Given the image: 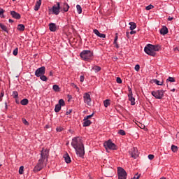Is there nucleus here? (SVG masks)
<instances>
[{
  "mask_svg": "<svg viewBox=\"0 0 179 179\" xmlns=\"http://www.w3.org/2000/svg\"><path fill=\"white\" fill-rule=\"evenodd\" d=\"M71 145L75 149L76 155L79 157H83L85 156V147L83 143L79 137H74L72 139Z\"/></svg>",
  "mask_w": 179,
  "mask_h": 179,
  "instance_id": "nucleus-2",
  "label": "nucleus"
},
{
  "mask_svg": "<svg viewBox=\"0 0 179 179\" xmlns=\"http://www.w3.org/2000/svg\"><path fill=\"white\" fill-rule=\"evenodd\" d=\"M49 75H50V76H53L54 73H52V71H50Z\"/></svg>",
  "mask_w": 179,
  "mask_h": 179,
  "instance_id": "nucleus-55",
  "label": "nucleus"
},
{
  "mask_svg": "<svg viewBox=\"0 0 179 179\" xmlns=\"http://www.w3.org/2000/svg\"><path fill=\"white\" fill-rule=\"evenodd\" d=\"M3 12H5V11L3 10V9L0 8V15H2V13H3Z\"/></svg>",
  "mask_w": 179,
  "mask_h": 179,
  "instance_id": "nucleus-51",
  "label": "nucleus"
},
{
  "mask_svg": "<svg viewBox=\"0 0 179 179\" xmlns=\"http://www.w3.org/2000/svg\"><path fill=\"white\" fill-rule=\"evenodd\" d=\"M57 6H53L52 8V11L55 15H59V9H61V5L59 3H57Z\"/></svg>",
  "mask_w": 179,
  "mask_h": 179,
  "instance_id": "nucleus-10",
  "label": "nucleus"
},
{
  "mask_svg": "<svg viewBox=\"0 0 179 179\" xmlns=\"http://www.w3.org/2000/svg\"><path fill=\"white\" fill-rule=\"evenodd\" d=\"M43 75H45V66L40 67L38 69H36L35 71V76H36V78H40V76Z\"/></svg>",
  "mask_w": 179,
  "mask_h": 179,
  "instance_id": "nucleus-8",
  "label": "nucleus"
},
{
  "mask_svg": "<svg viewBox=\"0 0 179 179\" xmlns=\"http://www.w3.org/2000/svg\"><path fill=\"white\" fill-rule=\"evenodd\" d=\"M17 30L20 31H24V25L22 24H20L17 25Z\"/></svg>",
  "mask_w": 179,
  "mask_h": 179,
  "instance_id": "nucleus-23",
  "label": "nucleus"
},
{
  "mask_svg": "<svg viewBox=\"0 0 179 179\" xmlns=\"http://www.w3.org/2000/svg\"><path fill=\"white\" fill-rule=\"evenodd\" d=\"M148 159H149L150 160H153V159H155V155H148Z\"/></svg>",
  "mask_w": 179,
  "mask_h": 179,
  "instance_id": "nucleus-44",
  "label": "nucleus"
},
{
  "mask_svg": "<svg viewBox=\"0 0 179 179\" xmlns=\"http://www.w3.org/2000/svg\"><path fill=\"white\" fill-rule=\"evenodd\" d=\"M93 115H94V113H92V115H87L84 117V120H89V119L92 118V117H93Z\"/></svg>",
  "mask_w": 179,
  "mask_h": 179,
  "instance_id": "nucleus-41",
  "label": "nucleus"
},
{
  "mask_svg": "<svg viewBox=\"0 0 179 179\" xmlns=\"http://www.w3.org/2000/svg\"><path fill=\"white\" fill-rule=\"evenodd\" d=\"M80 82H85V76H80Z\"/></svg>",
  "mask_w": 179,
  "mask_h": 179,
  "instance_id": "nucleus-46",
  "label": "nucleus"
},
{
  "mask_svg": "<svg viewBox=\"0 0 179 179\" xmlns=\"http://www.w3.org/2000/svg\"><path fill=\"white\" fill-rule=\"evenodd\" d=\"M84 103L88 106H92V98H90V94L89 93H85L83 95Z\"/></svg>",
  "mask_w": 179,
  "mask_h": 179,
  "instance_id": "nucleus-9",
  "label": "nucleus"
},
{
  "mask_svg": "<svg viewBox=\"0 0 179 179\" xmlns=\"http://www.w3.org/2000/svg\"><path fill=\"white\" fill-rule=\"evenodd\" d=\"M117 174L119 179H127V171L122 168H117Z\"/></svg>",
  "mask_w": 179,
  "mask_h": 179,
  "instance_id": "nucleus-7",
  "label": "nucleus"
},
{
  "mask_svg": "<svg viewBox=\"0 0 179 179\" xmlns=\"http://www.w3.org/2000/svg\"><path fill=\"white\" fill-rule=\"evenodd\" d=\"M135 33H136V31H133V30H131V31H130V34H135Z\"/></svg>",
  "mask_w": 179,
  "mask_h": 179,
  "instance_id": "nucleus-53",
  "label": "nucleus"
},
{
  "mask_svg": "<svg viewBox=\"0 0 179 179\" xmlns=\"http://www.w3.org/2000/svg\"><path fill=\"white\" fill-rule=\"evenodd\" d=\"M3 96H4V92H3V91H2L1 92L0 97L2 98V97H3Z\"/></svg>",
  "mask_w": 179,
  "mask_h": 179,
  "instance_id": "nucleus-50",
  "label": "nucleus"
},
{
  "mask_svg": "<svg viewBox=\"0 0 179 179\" xmlns=\"http://www.w3.org/2000/svg\"><path fill=\"white\" fill-rule=\"evenodd\" d=\"M117 40H118V36H115L114 40V44H117Z\"/></svg>",
  "mask_w": 179,
  "mask_h": 179,
  "instance_id": "nucleus-47",
  "label": "nucleus"
},
{
  "mask_svg": "<svg viewBox=\"0 0 179 179\" xmlns=\"http://www.w3.org/2000/svg\"><path fill=\"white\" fill-rule=\"evenodd\" d=\"M52 89L55 92H59V86L57 85H53Z\"/></svg>",
  "mask_w": 179,
  "mask_h": 179,
  "instance_id": "nucleus-33",
  "label": "nucleus"
},
{
  "mask_svg": "<svg viewBox=\"0 0 179 179\" xmlns=\"http://www.w3.org/2000/svg\"><path fill=\"white\" fill-rule=\"evenodd\" d=\"M64 157L66 163L67 164L71 163V157H69V155L65 154Z\"/></svg>",
  "mask_w": 179,
  "mask_h": 179,
  "instance_id": "nucleus-20",
  "label": "nucleus"
},
{
  "mask_svg": "<svg viewBox=\"0 0 179 179\" xmlns=\"http://www.w3.org/2000/svg\"><path fill=\"white\" fill-rule=\"evenodd\" d=\"M104 107L107 108L110 106V99H106L103 101Z\"/></svg>",
  "mask_w": 179,
  "mask_h": 179,
  "instance_id": "nucleus-29",
  "label": "nucleus"
},
{
  "mask_svg": "<svg viewBox=\"0 0 179 179\" xmlns=\"http://www.w3.org/2000/svg\"><path fill=\"white\" fill-rule=\"evenodd\" d=\"M71 113H72V110H69L66 111V115H69V114H71Z\"/></svg>",
  "mask_w": 179,
  "mask_h": 179,
  "instance_id": "nucleus-48",
  "label": "nucleus"
},
{
  "mask_svg": "<svg viewBox=\"0 0 179 179\" xmlns=\"http://www.w3.org/2000/svg\"><path fill=\"white\" fill-rule=\"evenodd\" d=\"M118 134H120V135H122V136H124V135H125V131L120 129V130H119Z\"/></svg>",
  "mask_w": 179,
  "mask_h": 179,
  "instance_id": "nucleus-39",
  "label": "nucleus"
},
{
  "mask_svg": "<svg viewBox=\"0 0 179 179\" xmlns=\"http://www.w3.org/2000/svg\"><path fill=\"white\" fill-rule=\"evenodd\" d=\"M9 22L10 23H13V21L12 20L9 19Z\"/></svg>",
  "mask_w": 179,
  "mask_h": 179,
  "instance_id": "nucleus-57",
  "label": "nucleus"
},
{
  "mask_svg": "<svg viewBox=\"0 0 179 179\" xmlns=\"http://www.w3.org/2000/svg\"><path fill=\"white\" fill-rule=\"evenodd\" d=\"M0 27L2 30L8 33V28L6 27V26L3 25L2 23H0Z\"/></svg>",
  "mask_w": 179,
  "mask_h": 179,
  "instance_id": "nucleus-27",
  "label": "nucleus"
},
{
  "mask_svg": "<svg viewBox=\"0 0 179 179\" xmlns=\"http://www.w3.org/2000/svg\"><path fill=\"white\" fill-rule=\"evenodd\" d=\"M40 6H41V0H38L36 1V5L34 6V10H38V9H40Z\"/></svg>",
  "mask_w": 179,
  "mask_h": 179,
  "instance_id": "nucleus-18",
  "label": "nucleus"
},
{
  "mask_svg": "<svg viewBox=\"0 0 179 179\" xmlns=\"http://www.w3.org/2000/svg\"><path fill=\"white\" fill-rule=\"evenodd\" d=\"M153 83L157 85L158 86H163V81H159L158 80L155 79L153 80Z\"/></svg>",
  "mask_w": 179,
  "mask_h": 179,
  "instance_id": "nucleus-25",
  "label": "nucleus"
},
{
  "mask_svg": "<svg viewBox=\"0 0 179 179\" xmlns=\"http://www.w3.org/2000/svg\"><path fill=\"white\" fill-rule=\"evenodd\" d=\"M59 106H60L61 107H64V106H65V101H64V99H60L59 101Z\"/></svg>",
  "mask_w": 179,
  "mask_h": 179,
  "instance_id": "nucleus-32",
  "label": "nucleus"
},
{
  "mask_svg": "<svg viewBox=\"0 0 179 179\" xmlns=\"http://www.w3.org/2000/svg\"><path fill=\"white\" fill-rule=\"evenodd\" d=\"M48 162V150L43 149L41 152V159L38 160L37 165L34 168V173H38L43 170Z\"/></svg>",
  "mask_w": 179,
  "mask_h": 179,
  "instance_id": "nucleus-1",
  "label": "nucleus"
},
{
  "mask_svg": "<svg viewBox=\"0 0 179 179\" xmlns=\"http://www.w3.org/2000/svg\"><path fill=\"white\" fill-rule=\"evenodd\" d=\"M128 96L129 100V101H131V106H135V98L132 96V92H131V94H129Z\"/></svg>",
  "mask_w": 179,
  "mask_h": 179,
  "instance_id": "nucleus-16",
  "label": "nucleus"
},
{
  "mask_svg": "<svg viewBox=\"0 0 179 179\" xmlns=\"http://www.w3.org/2000/svg\"><path fill=\"white\" fill-rule=\"evenodd\" d=\"M80 55L83 61H90V58L93 57V52L90 50H83Z\"/></svg>",
  "mask_w": 179,
  "mask_h": 179,
  "instance_id": "nucleus-4",
  "label": "nucleus"
},
{
  "mask_svg": "<svg viewBox=\"0 0 179 179\" xmlns=\"http://www.w3.org/2000/svg\"><path fill=\"white\" fill-rule=\"evenodd\" d=\"M161 48L162 47L159 45L148 44L145 47L144 51L145 54H148V55H150V57H155L156 52L160 51Z\"/></svg>",
  "mask_w": 179,
  "mask_h": 179,
  "instance_id": "nucleus-3",
  "label": "nucleus"
},
{
  "mask_svg": "<svg viewBox=\"0 0 179 179\" xmlns=\"http://www.w3.org/2000/svg\"><path fill=\"white\" fill-rule=\"evenodd\" d=\"M49 29L50 31H55L57 30V25L54 23L49 24Z\"/></svg>",
  "mask_w": 179,
  "mask_h": 179,
  "instance_id": "nucleus-17",
  "label": "nucleus"
},
{
  "mask_svg": "<svg viewBox=\"0 0 179 179\" xmlns=\"http://www.w3.org/2000/svg\"><path fill=\"white\" fill-rule=\"evenodd\" d=\"M13 2H15V1H16V0H13Z\"/></svg>",
  "mask_w": 179,
  "mask_h": 179,
  "instance_id": "nucleus-63",
  "label": "nucleus"
},
{
  "mask_svg": "<svg viewBox=\"0 0 179 179\" xmlns=\"http://www.w3.org/2000/svg\"><path fill=\"white\" fill-rule=\"evenodd\" d=\"M18 51H19V49H17V48H15V49L13 50V55H15V56L17 55Z\"/></svg>",
  "mask_w": 179,
  "mask_h": 179,
  "instance_id": "nucleus-40",
  "label": "nucleus"
},
{
  "mask_svg": "<svg viewBox=\"0 0 179 179\" xmlns=\"http://www.w3.org/2000/svg\"><path fill=\"white\" fill-rule=\"evenodd\" d=\"M134 69H135V71H136V72H139V69H141V66H139V64H136L135 66Z\"/></svg>",
  "mask_w": 179,
  "mask_h": 179,
  "instance_id": "nucleus-38",
  "label": "nucleus"
},
{
  "mask_svg": "<svg viewBox=\"0 0 179 179\" xmlns=\"http://www.w3.org/2000/svg\"><path fill=\"white\" fill-rule=\"evenodd\" d=\"M12 96L14 99H17L19 94L17 93V92L13 91Z\"/></svg>",
  "mask_w": 179,
  "mask_h": 179,
  "instance_id": "nucleus-34",
  "label": "nucleus"
},
{
  "mask_svg": "<svg viewBox=\"0 0 179 179\" xmlns=\"http://www.w3.org/2000/svg\"><path fill=\"white\" fill-rule=\"evenodd\" d=\"M131 157H134V159H136V157L138 156V149L136 148H133V150L131 153Z\"/></svg>",
  "mask_w": 179,
  "mask_h": 179,
  "instance_id": "nucleus-13",
  "label": "nucleus"
},
{
  "mask_svg": "<svg viewBox=\"0 0 179 179\" xmlns=\"http://www.w3.org/2000/svg\"><path fill=\"white\" fill-rule=\"evenodd\" d=\"M126 36H127V37L128 38H129V32H127V33H126Z\"/></svg>",
  "mask_w": 179,
  "mask_h": 179,
  "instance_id": "nucleus-54",
  "label": "nucleus"
},
{
  "mask_svg": "<svg viewBox=\"0 0 179 179\" xmlns=\"http://www.w3.org/2000/svg\"><path fill=\"white\" fill-rule=\"evenodd\" d=\"M40 79L43 80V82H47V80H48V78H47V76L42 75L41 76H39Z\"/></svg>",
  "mask_w": 179,
  "mask_h": 179,
  "instance_id": "nucleus-31",
  "label": "nucleus"
},
{
  "mask_svg": "<svg viewBox=\"0 0 179 179\" xmlns=\"http://www.w3.org/2000/svg\"><path fill=\"white\" fill-rule=\"evenodd\" d=\"M60 9H62V12H68L69 10V5L66 3H63L60 6Z\"/></svg>",
  "mask_w": 179,
  "mask_h": 179,
  "instance_id": "nucleus-11",
  "label": "nucleus"
},
{
  "mask_svg": "<svg viewBox=\"0 0 179 179\" xmlns=\"http://www.w3.org/2000/svg\"><path fill=\"white\" fill-rule=\"evenodd\" d=\"M166 82H176V79H174V78L173 77H169L168 79L166 80Z\"/></svg>",
  "mask_w": 179,
  "mask_h": 179,
  "instance_id": "nucleus-35",
  "label": "nucleus"
},
{
  "mask_svg": "<svg viewBox=\"0 0 179 179\" xmlns=\"http://www.w3.org/2000/svg\"><path fill=\"white\" fill-rule=\"evenodd\" d=\"M92 71H94V72H100V71H101V67L99 66H94L92 68Z\"/></svg>",
  "mask_w": 179,
  "mask_h": 179,
  "instance_id": "nucleus-19",
  "label": "nucleus"
},
{
  "mask_svg": "<svg viewBox=\"0 0 179 179\" xmlns=\"http://www.w3.org/2000/svg\"><path fill=\"white\" fill-rule=\"evenodd\" d=\"M10 15L13 16V17H14V19H20L21 17L20 14L16 13L15 11H11Z\"/></svg>",
  "mask_w": 179,
  "mask_h": 179,
  "instance_id": "nucleus-14",
  "label": "nucleus"
},
{
  "mask_svg": "<svg viewBox=\"0 0 179 179\" xmlns=\"http://www.w3.org/2000/svg\"><path fill=\"white\" fill-rule=\"evenodd\" d=\"M75 87H76L78 90H79V87H78L76 85H75Z\"/></svg>",
  "mask_w": 179,
  "mask_h": 179,
  "instance_id": "nucleus-59",
  "label": "nucleus"
},
{
  "mask_svg": "<svg viewBox=\"0 0 179 179\" xmlns=\"http://www.w3.org/2000/svg\"><path fill=\"white\" fill-rule=\"evenodd\" d=\"M171 150H172V152L176 153V152H177L178 150V147H177L176 145H171Z\"/></svg>",
  "mask_w": 179,
  "mask_h": 179,
  "instance_id": "nucleus-28",
  "label": "nucleus"
},
{
  "mask_svg": "<svg viewBox=\"0 0 179 179\" xmlns=\"http://www.w3.org/2000/svg\"><path fill=\"white\" fill-rule=\"evenodd\" d=\"M84 122H83V127H89L91 124L92 122L89 120H85L84 119Z\"/></svg>",
  "mask_w": 179,
  "mask_h": 179,
  "instance_id": "nucleus-22",
  "label": "nucleus"
},
{
  "mask_svg": "<svg viewBox=\"0 0 179 179\" xmlns=\"http://www.w3.org/2000/svg\"><path fill=\"white\" fill-rule=\"evenodd\" d=\"M152 96L155 97V99H163L164 96V90H157V91H152L151 92Z\"/></svg>",
  "mask_w": 179,
  "mask_h": 179,
  "instance_id": "nucleus-5",
  "label": "nucleus"
},
{
  "mask_svg": "<svg viewBox=\"0 0 179 179\" xmlns=\"http://www.w3.org/2000/svg\"><path fill=\"white\" fill-rule=\"evenodd\" d=\"M116 82L117 83H122V80H121V78L117 77Z\"/></svg>",
  "mask_w": 179,
  "mask_h": 179,
  "instance_id": "nucleus-42",
  "label": "nucleus"
},
{
  "mask_svg": "<svg viewBox=\"0 0 179 179\" xmlns=\"http://www.w3.org/2000/svg\"><path fill=\"white\" fill-rule=\"evenodd\" d=\"M160 33L162 36H166V34L169 33V29H167L166 27H163L160 30Z\"/></svg>",
  "mask_w": 179,
  "mask_h": 179,
  "instance_id": "nucleus-15",
  "label": "nucleus"
},
{
  "mask_svg": "<svg viewBox=\"0 0 179 179\" xmlns=\"http://www.w3.org/2000/svg\"><path fill=\"white\" fill-rule=\"evenodd\" d=\"M174 18L173 17H168V20H169V21H171V20H173Z\"/></svg>",
  "mask_w": 179,
  "mask_h": 179,
  "instance_id": "nucleus-52",
  "label": "nucleus"
},
{
  "mask_svg": "<svg viewBox=\"0 0 179 179\" xmlns=\"http://www.w3.org/2000/svg\"><path fill=\"white\" fill-rule=\"evenodd\" d=\"M56 131H57V132H62V131H64V128H62V127H57V128L56 129Z\"/></svg>",
  "mask_w": 179,
  "mask_h": 179,
  "instance_id": "nucleus-43",
  "label": "nucleus"
},
{
  "mask_svg": "<svg viewBox=\"0 0 179 179\" xmlns=\"http://www.w3.org/2000/svg\"><path fill=\"white\" fill-rule=\"evenodd\" d=\"M5 104H6V108H8V103H6Z\"/></svg>",
  "mask_w": 179,
  "mask_h": 179,
  "instance_id": "nucleus-58",
  "label": "nucleus"
},
{
  "mask_svg": "<svg viewBox=\"0 0 179 179\" xmlns=\"http://www.w3.org/2000/svg\"><path fill=\"white\" fill-rule=\"evenodd\" d=\"M103 146L106 150H108V149L112 150H115V144L111 141V140H108V141H106L103 143Z\"/></svg>",
  "mask_w": 179,
  "mask_h": 179,
  "instance_id": "nucleus-6",
  "label": "nucleus"
},
{
  "mask_svg": "<svg viewBox=\"0 0 179 179\" xmlns=\"http://www.w3.org/2000/svg\"><path fill=\"white\" fill-rule=\"evenodd\" d=\"M154 6L152 4H150L149 6H146L145 9L146 10H150V9H153Z\"/></svg>",
  "mask_w": 179,
  "mask_h": 179,
  "instance_id": "nucleus-37",
  "label": "nucleus"
},
{
  "mask_svg": "<svg viewBox=\"0 0 179 179\" xmlns=\"http://www.w3.org/2000/svg\"><path fill=\"white\" fill-rule=\"evenodd\" d=\"M20 103L22 106H27V104H29V100L27 99H24L21 101Z\"/></svg>",
  "mask_w": 179,
  "mask_h": 179,
  "instance_id": "nucleus-24",
  "label": "nucleus"
},
{
  "mask_svg": "<svg viewBox=\"0 0 179 179\" xmlns=\"http://www.w3.org/2000/svg\"><path fill=\"white\" fill-rule=\"evenodd\" d=\"M130 30H135L136 29V24L135 22H129Z\"/></svg>",
  "mask_w": 179,
  "mask_h": 179,
  "instance_id": "nucleus-21",
  "label": "nucleus"
},
{
  "mask_svg": "<svg viewBox=\"0 0 179 179\" xmlns=\"http://www.w3.org/2000/svg\"><path fill=\"white\" fill-rule=\"evenodd\" d=\"M24 170V167L23 166H20L19 169V174H23Z\"/></svg>",
  "mask_w": 179,
  "mask_h": 179,
  "instance_id": "nucleus-36",
  "label": "nucleus"
},
{
  "mask_svg": "<svg viewBox=\"0 0 179 179\" xmlns=\"http://www.w3.org/2000/svg\"><path fill=\"white\" fill-rule=\"evenodd\" d=\"M93 32L94 33V34H96V36H97L98 37H100L101 38H106V34H101L100 31H99V30L97 29H94Z\"/></svg>",
  "mask_w": 179,
  "mask_h": 179,
  "instance_id": "nucleus-12",
  "label": "nucleus"
},
{
  "mask_svg": "<svg viewBox=\"0 0 179 179\" xmlns=\"http://www.w3.org/2000/svg\"><path fill=\"white\" fill-rule=\"evenodd\" d=\"M76 8H77L78 13H79V15H80V13H82V7L80 6V5L78 4L76 6Z\"/></svg>",
  "mask_w": 179,
  "mask_h": 179,
  "instance_id": "nucleus-30",
  "label": "nucleus"
},
{
  "mask_svg": "<svg viewBox=\"0 0 179 179\" xmlns=\"http://www.w3.org/2000/svg\"><path fill=\"white\" fill-rule=\"evenodd\" d=\"M15 103L17 104H19V103H20V101H19V99L18 98H15Z\"/></svg>",
  "mask_w": 179,
  "mask_h": 179,
  "instance_id": "nucleus-49",
  "label": "nucleus"
},
{
  "mask_svg": "<svg viewBox=\"0 0 179 179\" xmlns=\"http://www.w3.org/2000/svg\"><path fill=\"white\" fill-rule=\"evenodd\" d=\"M159 179H166V178L162 177V178H160Z\"/></svg>",
  "mask_w": 179,
  "mask_h": 179,
  "instance_id": "nucleus-60",
  "label": "nucleus"
},
{
  "mask_svg": "<svg viewBox=\"0 0 179 179\" xmlns=\"http://www.w3.org/2000/svg\"><path fill=\"white\" fill-rule=\"evenodd\" d=\"M90 179H92V178H90Z\"/></svg>",
  "mask_w": 179,
  "mask_h": 179,
  "instance_id": "nucleus-64",
  "label": "nucleus"
},
{
  "mask_svg": "<svg viewBox=\"0 0 179 179\" xmlns=\"http://www.w3.org/2000/svg\"><path fill=\"white\" fill-rule=\"evenodd\" d=\"M172 92H176V89H173V90H172Z\"/></svg>",
  "mask_w": 179,
  "mask_h": 179,
  "instance_id": "nucleus-61",
  "label": "nucleus"
},
{
  "mask_svg": "<svg viewBox=\"0 0 179 179\" xmlns=\"http://www.w3.org/2000/svg\"><path fill=\"white\" fill-rule=\"evenodd\" d=\"M115 45L116 48H120V46L117 43Z\"/></svg>",
  "mask_w": 179,
  "mask_h": 179,
  "instance_id": "nucleus-56",
  "label": "nucleus"
},
{
  "mask_svg": "<svg viewBox=\"0 0 179 179\" xmlns=\"http://www.w3.org/2000/svg\"><path fill=\"white\" fill-rule=\"evenodd\" d=\"M61 105L57 104L55 108V113H59V111H61Z\"/></svg>",
  "mask_w": 179,
  "mask_h": 179,
  "instance_id": "nucleus-26",
  "label": "nucleus"
},
{
  "mask_svg": "<svg viewBox=\"0 0 179 179\" xmlns=\"http://www.w3.org/2000/svg\"><path fill=\"white\" fill-rule=\"evenodd\" d=\"M0 101H2V98H1V96H0Z\"/></svg>",
  "mask_w": 179,
  "mask_h": 179,
  "instance_id": "nucleus-62",
  "label": "nucleus"
},
{
  "mask_svg": "<svg viewBox=\"0 0 179 179\" xmlns=\"http://www.w3.org/2000/svg\"><path fill=\"white\" fill-rule=\"evenodd\" d=\"M22 122L24 124V125H29V122H27L26 119H22Z\"/></svg>",
  "mask_w": 179,
  "mask_h": 179,
  "instance_id": "nucleus-45",
  "label": "nucleus"
}]
</instances>
